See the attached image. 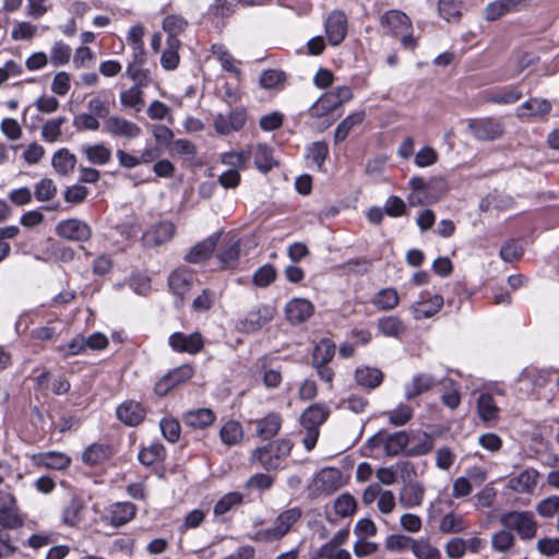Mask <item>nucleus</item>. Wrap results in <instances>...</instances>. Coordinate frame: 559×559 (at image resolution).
Wrapping results in <instances>:
<instances>
[{
  "instance_id": "nucleus-55",
  "label": "nucleus",
  "mask_w": 559,
  "mask_h": 559,
  "mask_svg": "<svg viewBox=\"0 0 559 559\" xmlns=\"http://www.w3.org/2000/svg\"><path fill=\"white\" fill-rule=\"evenodd\" d=\"M243 497L241 493L231 491L226 495H224L214 506V513L216 515H223L227 512H229L231 509H234L237 506H240L242 503Z\"/></svg>"
},
{
  "instance_id": "nucleus-59",
  "label": "nucleus",
  "mask_w": 559,
  "mask_h": 559,
  "mask_svg": "<svg viewBox=\"0 0 559 559\" xmlns=\"http://www.w3.org/2000/svg\"><path fill=\"white\" fill-rule=\"evenodd\" d=\"M413 555L416 559H442L441 551L427 538H419L418 544L413 549Z\"/></svg>"
},
{
  "instance_id": "nucleus-42",
  "label": "nucleus",
  "mask_w": 559,
  "mask_h": 559,
  "mask_svg": "<svg viewBox=\"0 0 559 559\" xmlns=\"http://www.w3.org/2000/svg\"><path fill=\"white\" fill-rule=\"evenodd\" d=\"M110 455L109 448L104 444L94 443L85 449L82 460L90 466L104 463Z\"/></svg>"
},
{
  "instance_id": "nucleus-21",
  "label": "nucleus",
  "mask_w": 559,
  "mask_h": 559,
  "mask_svg": "<svg viewBox=\"0 0 559 559\" xmlns=\"http://www.w3.org/2000/svg\"><path fill=\"white\" fill-rule=\"evenodd\" d=\"M247 148L250 152V158L253 157L254 165L261 173L266 174L277 165L273 156V150L267 144L259 143L249 145Z\"/></svg>"
},
{
  "instance_id": "nucleus-40",
  "label": "nucleus",
  "mask_w": 559,
  "mask_h": 559,
  "mask_svg": "<svg viewBox=\"0 0 559 559\" xmlns=\"http://www.w3.org/2000/svg\"><path fill=\"white\" fill-rule=\"evenodd\" d=\"M477 412L481 420L490 421L498 418L499 408L491 394L481 393L477 400Z\"/></svg>"
},
{
  "instance_id": "nucleus-54",
  "label": "nucleus",
  "mask_w": 559,
  "mask_h": 559,
  "mask_svg": "<svg viewBox=\"0 0 559 559\" xmlns=\"http://www.w3.org/2000/svg\"><path fill=\"white\" fill-rule=\"evenodd\" d=\"M83 503L79 498H72L62 511V522L68 526H75L81 521Z\"/></svg>"
},
{
  "instance_id": "nucleus-17",
  "label": "nucleus",
  "mask_w": 559,
  "mask_h": 559,
  "mask_svg": "<svg viewBox=\"0 0 559 559\" xmlns=\"http://www.w3.org/2000/svg\"><path fill=\"white\" fill-rule=\"evenodd\" d=\"M330 407L324 403H313L308 406L300 416V425L302 428H314L320 430L329 418Z\"/></svg>"
},
{
  "instance_id": "nucleus-45",
  "label": "nucleus",
  "mask_w": 559,
  "mask_h": 559,
  "mask_svg": "<svg viewBox=\"0 0 559 559\" xmlns=\"http://www.w3.org/2000/svg\"><path fill=\"white\" fill-rule=\"evenodd\" d=\"M240 245L238 241H231L223 246L216 257L224 269L234 267L239 259Z\"/></svg>"
},
{
  "instance_id": "nucleus-12",
  "label": "nucleus",
  "mask_w": 559,
  "mask_h": 559,
  "mask_svg": "<svg viewBox=\"0 0 559 559\" xmlns=\"http://www.w3.org/2000/svg\"><path fill=\"white\" fill-rule=\"evenodd\" d=\"M380 25L383 33L389 36L397 37L400 34L412 29L409 17L400 10H389L380 17Z\"/></svg>"
},
{
  "instance_id": "nucleus-64",
  "label": "nucleus",
  "mask_w": 559,
  "mask_h": 559,
  "mask_svg": "<svg viewBox=\"0 0 559 559\" xmlns=\"http://www.w3.org/2000/svg\"><path fill=\"white\" fill-rule=\"evenodd\" d=\"M275 277L276 271L274 266L271 264H265L254 272L252 282L258 287H266L274 282Z\"/></svg>"
},
{
  "instance_id": "nucleus-61",
  "label": "nucleus",
  "mask_w": 559,
  "mask_h": 559,
  "mask_svg": "<svg viewBox=\"0 0 559 559\" xmlns=\"http://www.w3.org/2000/svg\"><path fill=\"white\" fill-rule=\"evenodd\" d=\"M71 47L63 41H56L50 50V61L55 67L64 66L70 61Z\"/></svg>"
},
{
  "instance_id": "nucleus-38",
  "label": "nucleus",
  "mask_w": 559,
  "mask_h": 559,
  "mask_svg": "<svg viewBox=\"0 0 559 559\" xmlns=\"http://www.w3.org/2000/svg\"><path fill=\"white\" fill-rule=\"evenodd\" d=\"M419 538H413L403 534H391L384 540L386 550L392 552H402L407 549H413L418 544Z\"/></svg>"
},
{
  "instance_id": "nucleus-56",
  "label": "nucleus",
  "mask_w": 559,
  "mask_h": 559,
  "mask_svg": "<svg viewBox=\"0 0 559 559\" xmlns=\"http://www.w3.org/2000/svg\"><path fill=\"white\" fill-rule=\"evenodd\" d=\"M66 121L67 119L64 117L48 120L41 128L43 140L48 143L57 142L62 134L61 127Z\"/></svg>"
},
{
  "instance_id": "nucleus-22",
  "label": "nucleus",
  "mask_w": 559,
  "mask_h": 559,
  "mask_svg": "<svg viewBox=\"0 0 559 559\" xmlns=\"http://www.w3.org/2000/svg\"><path fill=\"white\" fill-rule=\"evenodd\" d=\"M539 474L534 468H526L520 474L510 477L508 487L518 493H532L537 486Z\"/></svg>"
},
{
  "instance_id": "nucleus-58",
  "label": "nucleus",
  "mask_w": 559,
  "mask_h": 559,
  "mask_svg": "<svg viewBox=\"0 0 559 559\" xmlns=\"http://www.w3.org/2000/svg\"><path fill=\"white\" fill-rule=\"evenodd\" d=\"M34 194L39 202L50 201L57 195V186L52 179L44 178L35 185Z\"/></svg>"
},
{
  "instance_id": "nucleus-20",
  "label": "nucleus",
  "mask_w": 559,
  "mask_h": 559,
  "mask_svg": "<svg viewBox=\"0 0 559 559\" xmlns=\"http://www.w3.org/2000/svg\"><path fill=\"white\" fill-rule=\"evenodd\" d=\"M219 235L212 234L207 238L194 245L185 255L188 263H200L207 260L216 248Z\"/></svg>"
},
{
  "instance_id": "nucleus-47",
  "label": "nucleus",
  "mask_w": 559,
  "mask_h": 559,
  "mask_svg": "<svg viewBox=\"0 0 559 559\" xmlns=\"http://www.w3.org/2000/svg\"><path fill=\"white\" fill-rule=\"evenodd\" d=\"M338 106L334 97L329 92L324 93L317 102L309 108V115L314 118H322L334 111Z\"/></svg>"
},
{
  "instance_id": "nucleus-53",
  "label": "nucleus",
  "mask_w": 559,
  "mask_h": 559,
  "mask_svg": "<svg viewBox=\"0 0 559 559\" xmlns=\"http://www.w3.org/2000/svg\"><path fill=\"white\" fill-rule=\"evenodd\" d=\"M187 26L188 21L181 15L170 14L163 20V29L168 34V38H177Z\"/></svg>"
},
{
  "instance_id": "nucleus-34",
  "label": "nucleus",
  "mask_w": 559,
  "mask_h": 559,
  "mask_svg": "<svg viewBox=\"0 0 559 559\" xmlns=\"http://www.w3.org/2000/svg\"><path fill=\"white\" fill-rule=\"evenodd\" d=\"M51 163L58 174L68 176L72 174L75 168L76 156L68 148H60L52 155Z\"/></svg>"
},
{
  "instance_id": "nucleus-27",
  "label": "nucleus",
  "mask_w": 559,
  "mask_h": 559,
  "mask_svg": "<svg viewBox=\"0 0 559 559\" xmlns=\"http://www.w3.org/2000/svg\"><path fill=\"white\" fill-rule=\"evenodd\" d=\"M383 372L376 367L358 366L355 370V381L358 385L368 390H374L383 382Z\"/></svg>"
},
{
  "instance_id": "nucleus-60",
  "label": "nucleus",
  "mask_w": 559,
  "mask_h": 559,
  "mask_svg": "<svg viewBox=\"0 0 559 559\" xmlns=\"http://www.w3.org/2000/svg\"><path fill=\"white\" fill-rule=\"evenodd\" d=\"M159 427L164 438L170 443H175L180 439L181 428L177 419L164 417L159 423Z\"/></svg>"
},
{
  "instance_id": "nucleus-49",
  "label": "nucleus",
  "mask_w": 559,
  "mask_h": 559,
  "mask_svg": "<svg viewBox=\"0 0 559 559\" xmlns=\"http://www.w3.org/2000/svg\"><path fill=\"white\" fill-rule=\"evenodd\" d=\"M221 160L230 169H247L250 163V152H248V148L240 152H228L222 155Z\"/></svg>"
},
{
  "instance_id": "nucleus-14",
  "label": "nucleus",
  "mask_w": 559,
  "mask_h": 559,
  "mask_svg": "<svg viewBox=\"0 0 559 559\" xmlns=\"http://www.w3.org/2000/svg\"><path fill=\"white\" fill-rule=\"evenodd\" d=\"M325 34L330 45L337 46L346 37L347 17L343 11H332L324 23Z\"/></svg>"
},
{
  "instance_id": "nucleus-31",
  "label": "nucleus",
  "mask_w": 559,
  "mask_h": 559,
  "mask_svg": "<svg viewBox=\"0 0 559 559\" xmlns=\"http://www.w3.org/2000/svg\"><path fill=\"white\" fill-rule=\"evenodd\" d=\"M192 274L183 269L175 270L168 277L170 290L178 297L183 298L192 286Z\"/></svg>"
},
{
  "instance_id": "nucleus-16",
  "label": "nucleus",
  "mask_w": 559,
  "mask_h": 559,
  "mask_svg": "<svg viewBox=\"0 0 559 559\" xmlns=\"http://www.w3.org/2000/svg\"><path fill=\"white\" fill-rule=\"evenodd\" d=\"M145 408L140 402L132 400L124 401L117 409V418L127 426L134 427L143 421L145 418Z\"/></svg>"
},
{
  "instance_id": "nucleus-1",
  "label": "nucleus",
  "mask_w": 559,
  "mask_h": 559,
  "mask_svg": "<svg viewBox=\"0 0 559 559\" xmlns=\"http://www.w3.org/2000/svg\"><path fill=\"white\" fill-rule=\"evenodd\" d=\"M294 443L287 438H281L265 445L255 448L250 455L251 464H258L271 472L284 468L285 462L292 453Z\"/></svg>"
},
{
  "instance_id": "nucleus-11",
  "label": "nucleus",
  "mask_w": 559,
  "mask_h": 559,
  "mask_svg": "<svg viewBox=\"0 0 559 559\" xmlns=\"http://www.w3.org/2000/svg\"><path fill=\"white\" fill-rule=\"evenodd\" d=\"M56 233L59 237L80 242L87 241L92 236L90 225L78 218L59 222L56 226Z\"/></svg>"
},
{
  "instance_id": "nucleus-36",
  "label": "nucleus",
  "mask_w": 559,
  "mask_h": 559,
  "mask_svg": "<svg viewBox=\"0 0 559 559\" xmlns=\"http://www.w3.org/2000/svg\"><path fill=\"white\" fill-rule=\"evenodd\" d=\"M365 117L366 112L364 110H358L352 112L344 120H342L340 124L336 127L334 133L335 144L343 142L354 127L362 123Z\"/></svg>"
},
{
  "instance_id": "nucleus-30",
  "label": "nucleus",
  "mask_w": 559,
  "mask_h": 559,
  "mask_svg": "<svg viewBox=\"0 0 559 559\" xmlns=\"http://www.w3.org/2000/svg\"><path fill=\"white\" fill-rule=\"evenodd\" d=\"M433 438L423 431L413 432L409 435V443L405 455L407 456H420L429 453L433 448Z\"/></svg>"
},
{
  "instance_id": "nucleus-41",
  "label": "nucleus",
  "mask_w": 559,
  "mask_h": 559,
  "mask_svg": "<svg viewBox=\"0 0 559 559\" xmlns=\"http://www.w3.org/2000/svg\"><path fill=\"white\" fill-rule=\"evenodd\" d=\"M165 456L166 450L159 442H153L148 447L142 448L139 452V461L145 466L162 462Z\"/></svg>"
},
{
  "instance_id": "nucleus-35",
  "label": "nucleus",
  "mask_w": 559,
  "mask_h": 559,
  "mask_svg": "<svg viewBox=\"0 0 559 559\" xmlns=\"http://www.w3.org/2000/svg\"><path fill=\"white\" fill-rule=\"evenodd\" d=\"M336 346L334 342L329 338L320 340L314 346L311 364L314 365H329L334 355H335Z\"/></svg>"
},
{
  "instance_id": "nucleus-63",
  "label": "nucleus",
  "mask_w": 559,
  "mask_h": 559,
  "mask_svg": "<svg viewBox=\"0 0 559 559\" xmlns=\"http://www.w3.org/2000/svg\"><path fill=\"white\" fill-rule=\"evenodd\" d=\"M73 127L78 131H97L100 128V122L98 118L91 112H83L73 118Z\"/></svg>"
},
{
  "instance_id": "nucleus-9",
  "label": "nucleus",
  "mask_w": 559,
  "mask_h": 559,
  "mask_svg": "<svg viewBox=\"0 0 559 559\" xmlns=\"http://www.w3.org/2000/svg\"><path fill=\"white\" fill-rule=\"evenodd\" d=\"M247 121V112L245 108H233L227 114H217L214 117L213 127L221 135H227L231 132L239 131Z\"/></svg>"
},
{
  "instance_id": "nucleus-33",
  "label": "nucleus",
  "mask_w": 559,
  "mask_h": 559,
  "mask_svg": "<svg viewBox=\"0 0 559 559\" xmlns=\"http://www.w3.org/2000/svg\"><path fill=\"white\" fill-rule=\"evenodd\" d=\"M81 151L93 165L103 166L111 159V150L104 143L87 144L82 146Z\"/></svg>"
},
{
  "instance_id": "nucleus-8",
  "label": "nucleus",
  "mask_w": 559,
  "mask_h": 559,
  "mask_svg": "<svg viewBox=\"0 0 559 559\" xmlns=\"http://www.w3.org/2000/svg\"><path fill=\"white\" fill-rule=\"evenodd\" d=\"M168 345L175 353L197 355L204 347V338L198 331L191 334L175 332L169 335Z\"/></svg>"
},
{
  "instance_id": "nucleus-32",
  "label": "nucleus",
  "mask_w": 559,
  "mask_h": 559,
  "mask_svg": "<svg viewBox=\"0 0 559 559\" xmlns=\"http://www.w3.org/2000/svg\"><path fill=\"white\" fill-rule=\"evenodd\" d=\"M468 527L469 523L464 515L449 512L441 518L438 528L442 534H459L465 532Z\"/></svg>"
},
{
  "instance_id": "nucleus-28",
  "label": "nucleus",
  "mask_w": 559,
  "mask_h": 559,
  "mask_svg": "<svg viewBox=\"0 0 559 559\" xmlns=\"http://www.w3.org/2000/svg\"><path fill=\"white\" fill-rule=\"evenodd\" d=\"M136 506L132 502H116L109 507L108 516L112 526L119 527L134 519Z\"/></svg>"
},
{
  "instance_id": "nucleus-46",
  "label": "nucleus",
  "mask_w": 559,
  "mask_h": 559,
  "mask_svg": "<svg viewBox=\"0 0 559 559\" xmlns=\"http://www.w3.org/2000/svg\"><path fill=\"white\" fill-rule=\"evenodd\" d=\"M180 40L178 38H167V49L163 52L160 58L162 67L165 70H175L179 64L178 49L180 47Z\"/></svg>"
},
{
  "instance_id": "nucleus-24",
  "label": "nucleus",
  "mask_w": 559,
  "mask_h": 559,
  "mask_svg": "<svg viewBox=\"0 0 559 559\" xmlns=\"http://www.w3.org/2000/svg\"><path fill=\"white\" fill-rule=\"evenodd\" d=\"M551 103L546 98L532 97L521 104L515 111L518 118L544 117L551 111Z\"/></svg>"
},
{
  "instance_id": "nucleus-51",
  "label": "nucleus",
  "mask_w": 559,
  "mask_h": 559,
  "mask_svg": "<svg viewBox=\"0 0 559 559\" xmlns=\"http://www.w3.org/2000/svg\"><path fill=\"white\" fill-rule=\"evenodd\" d=\"M522 92L515 87L504 88L497 92H491L487 96V100L499 105H511L520 100Z\"/></svg>"
},
{
  "instance_id": "nucleus-44",
  "label": "nucleus",
  "mask_w": 559,
  "mask_h": 559,
  "mask_svg": "<svg viewBox=\"0 0 559 559\" xmlns=\"http://www.w3.org/2000/svg\"><path fill=\"white\" fill-rule=\"evenodd\" d=\"M400 302V297L394 288H383L378 292L373 298L372 304L380 310L388 311L394 309Z\"/></svg>"
},
{
  "instance_id": "nucleus-18",
  "label": "nucleus",
  "mask_w": 559,
  "mask_h": 559,
  "mask_svg": "<svg viewBox=\"0 0 559 559\" xmlns=\"http://www.w3.org/2000/svg\"><path fill=\"white\" fill-rule=\"evenodd\" d=\"M34 466L62 471L70 466L71 457L62 452L48 451L32 456Z\"/></svg>"
},
{
  "instance_id": "nucleus-37",
  "label": "nucleus",
  "mask_w": 559,
  "mask_h": 559,
  "mask_svg": "<svg viewBox=\"0 0 559 559\" xmlns=\"http://www.w3.org/2000/svg\"><path fill=\"white\" fill-rule=\"evenodd\" d=\"M219 438L225 445L239 444L243 439V429L239 421L228 420L219 429Z\"/></svg>"
},
{
  "instance_id": "nucleus-57",
  "label": "nucleus",
  "mask_w": 559,
  "mask_h": 559,
  "mask_svg": "<svg viewBox=\"0 0 559 559\" xmlns=\"http://www.w3.org/2000/svg\"><path fill=\"white\" fill-rule=\"evenodd\" d=\"M329 155V146L325 142H313L307 150V157L317 166L323 169L324 162Z\"/></svg>"
},
{
  "instance_id": "nucleus-29",
  "label": "nucleus",
  "mask_w": 559,
  "mask_h": 559,
  "mask_svg": "<svg viewBox=\"0 0 559 559\" xmlns=\"http://www.w3.org/2000/svg\"><path fill=\"white\" fill-rule=\"evenodd\" d=\"M425 488L418 481L406 484L400 491L399 502L403 508L412 509L421 506Z\"/></svg>"
},
{
  "instance_id": "nucleus-62",
  "label": "nucleus",
  "mask_w": 559,
  "mask_h": 559,
  "mask_svg": "<svg viewBox=\"0 0 559 559\" xmlns=\"http://www.w3.org/2000/svg\"><path fill=\"white\" fill-rule=\"evenodd\" d=\"M462 9L463 4L460 0H439L438 2L439 13L447 21L459 17Z\"/></svg>"
},
{
  "instance_id": "nucleus-52",
  "label": "nucleus",
  "mask_w": 559,
  "mask_h": 559,
  "mask_svg": "<svg viewBox=\"0 0 559 559\" xmlns=\"http://www.w3.org/2000/svg\"><path fill=\"white\" fill-rule=\"evenodd\" d=\"M286 74L276 69H267L262 72L259 79L260 86L265 90L282 87L285 83Z\"/></svg>"
},
{
  "instance_id": "nucleus-13",
  "label": "nucleus",
  "mask_w": 559,
  "mask_h": 559,
  "mask_svg": "<svg viewBox=\"0 0 559 559\" xmlns=\"http://www.w3.org/2000/svg\"><path fill=\"white\" fill-rule=\"evenodd\" d=\"M175 233L176 226L171 222H158L144 231L142 241L145 247H157L171 240Z\"/></svg>"
},
{
  "instance_id": "nucleus-23",
  "label": "nucleus",
  "mask_w": 559,
  "mask_h": 559,
  "mask_svg": "<svg viewBox=\"0 0 559 559\" xmlns=\"http://www.w3.org/2000/svg\"><path fill=\"white\" fill-rule=\"evenodd\" d=\"M282 425L281 414L271 412L255 421V433L262 440H271L280 432Z\"/></svg>"
},
{
  "instance_id": "nucleus-48",
  "label": "nucleus",
  "mask_w": 559,
  "mask_h": 559,
  "mask_svg": "<svg viewBox=\"0 0 559 559\" xmlns=\"http://www.w3.org/2000/svg\"><path fill=\"white\" fill-rule=\"evenodd\" d=\"M377 325L380 333L389 337H399L405 332L404 323L401 319L394 316H388L379 319Z\"/></svg>"
},
{
  "instance_id": "nucleus-7",
  "label": "nucleus",
  "mask_w": 559,
  "mask_h": 559,
  "mask_svg": "<svg viewBox=\"0 0 559 559\" xmlns=\"http://www.w3.org/2000/svg\"><path fill=\"white\" fill-rule=\"evenodd\" d=\"M468 129L479 141H495L501 138L504 131L501 120L492 117L471 119Z\"/></svg>"
},
{
  "instance_id": "nucleus-2",
  "label": "nucleus",
  "mask_w": 559,
  "mask_h": 559,
  "mask_svg": "<svg viewBox=\"0 0 559 559\" xmlns=\"http://www.w3.org/2000/svg\"><path fill=\"white\" fill-rule=\"evenodd\" d=\"M301 514L299 508L287 509L276 516L272 527L248 534V538L262 544L278 542L289 533L293 526L300 520Z\"/></svg>"
},
{
  "instance_id": "nucleus-3",
  "label": "nucleus",
  "mask_w": 559,
  "mask_h": 559,
  "mask_svg": "<svg viewBox=\"0 0 559 559\" xmlns=\"http://www.w3.org/2000/svg\"><path fill=\"white\" fill-rule=\"evenodd\" d=\"M501 525L515 532L522 540H531L536 536L537 522L532 511H510L500 515Z\"/></svg>"
},
{
  "instance_id": "nucleus-15",
  "label": "nucleus",
  "mask_w": 559,
  "mask_h": 559,
  "mask_svg": "<svg viewBox=\"0 0 559 559\" xmlns=\"http://www.w3.org/2000/svg\"><path fill=\"white\" fill-rule=\"evenodd\" d=\"M284 311L289 323L299 324L306 322L312 317L314 306L308 299L294 298L286 304Z\"/></svg>"
},
{
  "instance_id": "nucleus-4",
  "label": "nucleus",
  "mask_w": 559,
  "mask_h": 559,
  "mask_svg": "<svg viewBox=\"0 0 559 559\" xmlns=\"http://www.w3.org/2000/svg\"><path fill=\"white\" fill-rule=\"evenodd\" d=\"M408 443L409 435L405 431H397L393 433L380 431L367 441L366 447L371 450L374 448H382L388 456H396L401 453L405 454Z\"/></svg>"
},
{
  "instance_id": "nucleus-10",
  "label": "nucleus",
  "mask_w": 559,
  "mask_h": 559,
  "mask_svg": "<svg viewBox=\"0 0 559 559\" xmlns=\"http://www.w3.org/2000/svg\"><path fill=\"white\" fill-rule=\"evenodd\" d=\"M443 302L441 295L423 292L419 299L411 306V312L415 320L428 319L441 310Z\"/></svg>"
},
{
  "instance_id": "nucleus-5",
  "label": "nucleus",
  "mask_w": 559,
  "mask_h": 559,
  "mask_svg": "<svg viewBox=\"0 0 559 559\" xmlns=\"http://www.w3.org/2000/svg\"><path fill=\"white\" fill-rule=\"evenodd\" d=\"M276 313L275 307L267 304H259L249 310L240 319L236 328L241 333H254L261 330L266 323L271 322Z\"/></svg>"
},
{
  "instance_id": "nucleus-50",
  "label": "nucleus",
  "mask_w": 559,
  "mask_h": 559,
  "mask_svg": "<svg viewBox=\"0 0 559 559\" xmlns=\"http://www.w3.org/2000/svg\"><path fill=\"white\" fill-rule=\"evenodd\" d=\"M520 0H497L486 7L485 15L488 21H495L504 13L513 10Z\"/></svg>"
},
{
  "instance_id": "nucleus-6",
  "label": "nucleus",
  "mask_w": 559,
  "mask_h": 559,
  "mask_svg": "<svg viewBox=\"0 0 559 559\" xmlns=\"http://www.w3.org/2000/svg\"><path fill=\"white\" fill-rule=\"evenodd\" d=\"M103 132L112 139L132 141L141 136L142 128L120 115H111L103 121Z\"/></svg>"
},
{
  "instance_id": "nucleus-39",
  "label": "nucleus",
  "mask_w": 559,
  "mask_h": 559,
  "mask_svg": "<svg viewBox=\"0 0 559 559\" xmlns=\"http://www.w3.org/2000/svg\"><path fill=\"white\" fill-rule=\"evenodd\" d=\"M142 86L133 85L120 93V104L123 108L134 109L140 112L144 106Z\"/></svg>"
},
{
  "instance_id": "nucleus-43",
  "label": "nucleus",
  "mask_w": 559,
  "mask_h": 559,
  "mask_svg": "<svg viewBox=\"0 0 559 559\" xmlns=\"http://www.w3.org/2000/svg\"><path fill=\"white\" fill-rule=\"evenodd\" d=\"M550 372L535 366L526 367L519 377V383H532L533 386H544L549 380Z\"/></svg>"
},
{
  "instance_id": "nucleus-26",
  "label": "nucleus",
  "mask_w": 559,
  "mask_h": 559,
  "mask_svg": "<svg viewBox=\"0 0 559 559\" xmlns=\"http://www.w3.org/2000/svg\"><path fill=\"white\" fill-rule=\"evenodd\" d=\"M437 384V380L429 373H417L412 381L404 385V395L406 400H413L416 396L431 390Z\"/></svg>"
},
{
  "instance_id": "nucleus-25",
  "label": "nucleus",
  "mask_w": 559,
  "mask_h": 559,
  "mask_svg": "<svg viewBox=\"0 0 559 559\" xmlns=\"http://www.w3.org/2000/svg\"><path fill=\"white\" fill-rule=\"evenodd\" d=\"M341 479L342 473L338 468L328 467L317 474L314 486L321 492L332 493L341 487Z\"/></svg>"
},
{
  "instance_id": "nucleus-19",
  "label": "nucleus",
  "mask_w": 559,
  "mask_h": 559,
  "mask_svg": "<svg viewBox=\"0 0 559 559\" xmlns=\"http://www.w3.org/2000/svg\"><path fill=\"white\" fill-rule=\"evenodd\" d=\"M181 420L191 429H205L214 424L216 415L211 408L202 407L185 412Z\"/></svg>"
}]
</instances>
